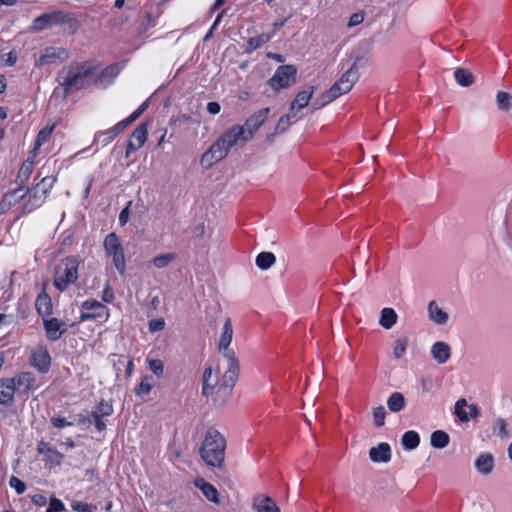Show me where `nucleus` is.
I'll return each instance as SVG.
<instances>
[{"instance_id": "48", "label": "nucleus", "mask_w": 512, "mask_h": 512, "mask_svg": "<svg viewBox=\"0 0 512 512\" xmlns=\"http://www.w3.org/2000/svg\"><path fill=\"white\" fill-rule=\"evenodd\" d=\"M494 431L497 432L498 436L502 439L509 436L506 421L502 418L496 420L494 424Z\"/></svg>"}, {"instance_id": "25", "label": "nucleus", "mask_w": 512, "mask_h": 512, "mask_svg": "<svg viewBox=\"0 0 512 512\" xmlns=\"http://www.w3.org/2000/svg\"><path fill=\"white\" fill-rule=\"evenodd\" d=\"M9 380H14V387H16V391L22 390L23 392H28L35 381L33 375L29 372H23Z\"/></svg>"}, {"instance_id": "47", "label": "nucleus", "mask_w": 512, "mask_h": 512, "mask_svg": "<svg viewBox=\"0 0 512 512\" xmlns=\"http://www.w3.org/2000/svg\"><path fill=\"white\" fill-rule=\"evenodd\" d=\"M46 461L51 465H59L63 459V455L55 449L47 448Z\"/></svg>"}, {"instance_id": "8", "label": "nucleus", "mask_w": 512, "mask_h": 512, "mask_svg": "<svg viewBox=\"0 0 512 512\" xmlns=\"http://www.w3.org/2000/svg\"><path fill=\"white\" fill-rule=\"evenodd\" d=\"M360 60H362V57H356L351 68L347 70L341 76V78L336 83H334V85L330 88L332 93L335 94L337 98L342 94L348 93L353 88L354 84L357 82L359 78L357 65Z\"/></svg>"}, {"instance_id": "27", "label": "nucleus", "mask_w": 512, "mask_h": 512, "mask_svg": "<svg viewBox=\"0 0 512 512\" xmlns=\"http://www.w3.org/2000/svg\"><path fill=\"white\" fill-rule=\"evenodd\" d=\"M23 191H24V186L18 185V187L16 189L8 192L4 196V198H3L4 203L7 204L9 207L16 205L22 199H24L26 194L29 193V192H27V189L25 190V192H23Z\"/></svg>"}, {"instance_id": "33", "label": "nucleus", "mask_w": 512, "mask_h": 512, "mask_svg": "<svg viewBox=\"0 0 512 512\" xmlns=\"http://www.w3.org/2000/svg\"><path fill=\"white\" fill-rule=\"evenodd\" d=\"M454 77L456 82L463 87L471 86L474 82L473 74L464 68H457Z\"/></svg>"}, {"instance_id": "12", "label": "nucleus", "mask_w": 512, "mask_h": 512, "mask_svg": "<svg viewBox=\"0 0 512 512\" xmlns=\"http://www.w3.org/2000/svg\"><path fill=\"white\" fill-rule=\"evenodd\" d=\"M68 59V52L64 48L47 47L41 54L37 65L43 66L45 64L56 63L57 61L63 62Z\"/></svg>"}, {"instance_id": "60", "label": "nucleus", "mask_w": 512, "mask_h": 512, "mask_svg": "<svg viewBox=\"0 0 512 512\" xmlns=\"http://www.w3.org/2000/svg\"><path fill=\"white\" fill-rule=\"evenodd\" d=\"M469 408V413H468V416L472 419H475L477 417H479L480 415V411H479V408L476 404H467V406Z\"/></svg>"}, {"instance_id": "13", "label": "nucleus", "mask_w": 512, "mask_h": 512, "mask_svg": "<svg viewBox=\"0 0 512 512\" xmlns=\"http://www.w3.org/2000/svg\"><path fill=\"white\" fill-rule=\"evenodd\" d=\"M44 328L47 338L52 341L58 340L67 330L65 322L57 318L44 319Z\"/></svg>"}, {"instance_id": "1", "label": "nucleus", "mask_w": 512, "mask_h": 512, "mask_svg": "<svg viewBox=\"0 0 512 512\" xmlns=\"http://www.w3.org/2000/svg\"><path fill=\"white\" fill-rule=\"evenodd\" d=\"M240 373V365L225 364V371L220 375V369L216 372L212 367H206L202 377V395L211 397L217 405H223L232 394Z\"/></svg>"}, {"instance_id": "9", "label": "nucleus", "mask_w": 512, "mask_h": 512, "mask_svg": "<svg viewBox=\"0 0 512 512\" xmlns=\"http://www.w3.org/2000/svg\"><path fill=\"white\" fill-rule=\"evenodd\" d=\"M233 338V327L230 318H226L223 325V332L218 343V350L222 354L226 363L239 365L235 352L229 348Z\"/></svg>"}, {"instance_id": "37", "label": "nucleus", "mask_w": 512, "mask_h": 512, "mask_svg": "<svg viewBox=\"0 0 512 512\" xmlns=\"http://www.w3.org/2000/svg\"><path fill=\"white\" fill-rule=\"evenodd\" d=\"M176 254L175 253H166L161 254L152 259L153 265L158 268L162 269L167 267L169 264H171L173 261L176 260Z\"/></svg>"}, {"instance_id": "2", "label": "nucleus", "mask_w": 512, "mask_h": 512, "mask_svg": "<svg viewBox=\"0 0 512 512\" xmlns=\"http://www.w3.org/2000/svg\"><path fill=\"white\" fill-rule=\"evenodd\" d=\"M58 79L64 88L65 96L71 90L86 88L98 80L95 76V69L85 65H71L68 68H63L58 73Z\"/></svg>"}, {"instance_id": "32", "label": "nucleus", "mask_w": 512, "mask_h": 512, "mask_svg": "<svg viewBox=\"0 0 512 512\" xmlns=\"http://www.w3.org/2000/svg\"><path fill=\"white\" fill-rule=\"evenodd\" d=\"M496 104L500 111L505 113L509 112L512 110V94L505 91H499L496 94Z\"/></svg>"}, {"instance_id": "49", "label": "nucleus", "mask_w": 512, "mask_h": 512, "mask_svg": "<svg viewBox=\"0 0 512 512\" xmlns=\"http://www.w3.org/2000/svg\"><path fill=\"white\" fill-rule=\"evenodd\" d=\"M149 369L157 376H161L164 371L163 362L159 359H148Z\"/></svg>"}, {"instance_id": "42", "label": "nucleus", "mask_w": 512, "mask_h": 512, "mask_svg": "<svg viewBox=\"0 0 512 512\" xmlns=\"http://www.w3.org/2000/svg\"><path fill=\"white\" fill-rule=\"evenodd\" d=\"M153 385H154V383H153L152 377L145 376L141 380L140 384L135 388V393L137 395H143V394L146 395L151 391Z\"/></svg>"}, {"instance_id": "7", "label": "nucleus", "mask_w": 512, "mask_h": 512, "mask_svg": "<svg viewBox=\"0 0 512 512\" xmlns=\"http://www.w3.org/2000/svg\"><path fill=\"white\" fill-rule=\"evenodd\" d=\"M297 68L294 65H281L277 68L273 77H271L267 84L274 90L288 88L296 83Z\"/></svg>"}, {"instance_id": "41", "label": "nucleus", "mask_w": 512, "mask_h": 512, "mask_svg": "<svg viewBox=\"0 0 512 512\" xmlns=\"http://www.w3.org/2000/svg\"><path fill=\"white\" fill-rule=\"evenodd\" d=\"M408 346V338L400 337L394 342L393 356L395 359H400L406 352Z\"/></svg>"}, {"instance_id": "51", "label": "nucleus", "mask_w": 512, "mask_h": 512, "mask_svg": "<svg viewBox=\"0 0 512 512\" xmlns=\"http://www.w3.org/2000/svg\"><path fill=\"white\" fill-rule=\"evenodd\" d=\"M65 509L64 504L59 499L52 497L46 512H62Z\"/></svg>"}, {"instance_id": "23", "label": "nucleus", "mask_w": 512, "mask_h": 512, "mask_svg": "<svg viewBox=\"0 0 512 512\" xmlns=\"http://www.w3.org/2000/svg\"><path fill=\"white\" fill-rule=\"evenodd\" d=\"M82 307L85 310H95L93 313H82L80 316L82 321L86 319L101 317L105 311V306L96 300H87L83 303Z\"/></svg>"}, {"instance_id": "35", "label": "nucleus", "mask_w": 512, "mask_h": 512, "mask_svg": "<svg viewBox=\"0 0 512 512\" xmlns=\"http://www.w3.org/2000/svg\"><path fill=\"white\" fill-rule=\"evenodd\" d=\"M104 247L108 255L118 252V250H122L120 240L115 233H110L106 236L104 240Z\"/></svg>"}, {"instance_id": "43", "label": "nucleus", "mask_w": 512, "mask_h": 512, "mask_svg": "<svg viewBox=\"0 0 512 512\" xmlns=\"http://www.w3.org/2000/svg\"><path fill=\"white\" fill-rule=\"evenodd\" d=\"M110 256L113 257V263L116 269L119 271L120 274L123 275L125 273L126 267L123 249L118 250V252L112 253Z\"/></svg>"}, {"instance_id": "59", "label": "nucleus", "mask_w": 512, "mask_h": 512, "mask_svg": "<svg viewBox=\"0 0 512 512\" xmlns=\"http://www.w3.org/2000/svg\"><path fill=\"white\" fill-rule=\"evenodd\" d=\"M32 502L37 506H44L47 502V499L42 494H35L32 496Z\"/></svg>"}, {"instance_id": "11", "label": "nucleus", "mask_w": 512, "mask_h": 512, "mask_svg": "<svg viewBox=\"0 0 512 512\" xmlns=\"http://www.w3.org/2000/svg\"><path fill=\"white\" fill-rule=\"evenodd\" d=\"M63 22L64 16L61 12L55 11L52 13H46L35 18L29 30L31 32H40L44 29L52 27L53 25L61 24Z\"/></svg>"}, {"instance_id": "61", "label": "nucleus", "mask_w": 512, "mask_h": 512, "mask_svg": "<svg viewBox=\"0 0 512 512\" xmlns=\"http://www.w3.org/2000/svg\"><path fill=\"white\" fill-rule=\"evenodd\" d=\"M220 110H221V107L218 102H209L207 104V111L210 114L216 115L220 112Z\"/></svg>"}, {"instance_id": "18", "label": "nucleus", "mask_w": 512, "mask_h": 512, "mask_svg": "<svg viewBox=\"0 0 512 512\" xmlns=\"http://www.w3.org/2000/svg\"><path fill=\"white\" fill-rule=\"evenodd\" d=\"M147 139V127L145 124L139 125L132 133L128 142L129 150L140 149Z\"/></svg>"}, {"instance_id": "17", "label": "nucleus", "mask_w": 512, "mask_h": 512, "mask_svg": "<svg viewBox=\"0 0 512 512\" xmlns=\"http://www.w3.org/2000/svg\"><path fill=\"white\" fill-rule=\"evenodd\" d=\"M431 354L438 364H444L451 357V348L446 342L437 341L431 347Z\"/></svg>"}, {"instance_id": "16", "label": "nucleus", "mask_w": 512, "mask_h": 512, "mask_svg": "<svg viewBox=\"0 0 512 512\" xmlns=\"http://www.w3.org/2000/svg\"><path fill=\"white\" fill-rule=\"evenodd\" d=\"M369 458L372 462L387 463L391 459V448L387 443H380L369 450Z\"/></svg>"}, {"instance_id": "57", "label": "nucleus", "mask_w": 512, "mask_h": 512, "mask_svg": "<svg viewBox=\"0 0 512 512\" xmlns=\"http://www.w3.org/2000/svg\"><path fill=\"white\" fill-rule=\"evenodd\" d=\"M51 423L56 428H63L65 426L72 425L71 422H67L64 418H58V417H52L51 418Z\"/></svg>"}, {"instance_id": "55", "label": "nucleus", "mask_w": 512, "mask_h": 512, "mask_svg": "<svg viewBox=\"0 0 512 512\" xmlns=\"http://www.w3.org/2000/svg\"><path fill=\"white\" fill-rule=\"evenodd\" d=\"M165 326V322L162 318L153 319L149 322V330L150 332H158L161 331Z\"/></svg>"}, {"instance_id": "40", "label": "nucleus", "mask_w": 512, "mask_h": 512, "mask_svg": "<svg viewBox=\"0 0 512 512\" xmlns=\"http://www.w3.org/2000/svg\"><path fill=\"white\" fill-rule=\"evenodd\" d=\"M112 413V405L104 400H101L100 403L97 405L96 409L92 412V417H105L111 415Z\"/></svg>"}, {"instance_id": "45", "label": "nucleus", "mask_w": 512, "mask_h": 512, "mask_svg": "<svg viewBox=\"0 0 512 512\" xmlns=\"http://www.w3.org/2000/svg\"><path fill=\"white\" fill-rule=\"evenodd\" d=\"M386 410L383 406H378L373 410V420L376 427L380 428L385 424Z\"/></svg>"}, {"instance_id": "5", "label": "nucleus", "mask_w": 512, "mask_h": 512, "mask_svg": "<svg viewBox=\"0 0 512 512\" xmlns=\"http://www.w3.org/2000/svg\"><path fill=\"white\" fill-rule=\"evenodd\" d=\"M78 266L77 258L67 257L56 267L54 284L60 291H64L77 280Z\"/></svg>"}, {"instance_id": "10", "label": "nucleus", "mask_w": 512, "mask_h": 512, "mask_svg": "<svg viewBox=\"0 0 512 512\" xmlns=\"http://www.w3.org/2000/svg\"><path fill=\"white\" fill-rule=\"evenodd\" d=\"M270 112V108H262L259 111L255 112L253 115H251L245 122V124L240 126H234L232 129H238L243 132V135H241L240 140L246 142L250 140L254 133L259 129V127L264 123V121L267 119V116Z\"/></svg>"}, {"instance_id": "24", "label": "nucleus", "mask_w": 512, "mask_h": 512, "mask_svg": "<svg viewBox=\"0 0 512 512\" xmlns=\"http://www.w3.org/2000/svg\"><path fill=\"white\" fill-rule=\"evenodd\" d=\"M428 314L430 320L438 325H444L448 321V314L435 301L429 302Z\"/></svg>"}, {"instance_id": "3", "label": "nucleus", "mask_w": 512, "mask_h": 512, "mask_svg": "<svg viewBox=\"0 0 512 512\" xmlns=\"http://www.w3.org/2000/svg\"><path fill=\"white\" fill-rule=\"evenodd\" d=\"M226 440L214 428L208 429L199 449L202 460L212 467H221L225 458Z\"/></svg>"}, {"instance_id": "34", "label": "nucleus", "mask_w": 512, "mask_h": 512, "mask_svg": "<svg viewBox=\"0 0 512 512\" xmlns=\"http://www.w3.org/2000/svg\"><path fill=\"white\" fill-rule=\"evenodd\" d=\"M401 443L407 450H413L418 447L420 443V437L415 431H408L402 435Z\"/></svg>"}, {"instance_id": "22", "label": "nucleus", "mask_w": 512, "mask_h": 512, "mask_svg": "<svg viewBox=\"0 0 512 512\" xmlns=\"http://www.w3.org/2000/svg\"><path fill=\"white\" fill-rule=\"evenodd\" d=\"M50 356L47 351L39 349L34 351L31 357V364L40 372H46L50 366Z\"/></svg>"}, {"instance_id": "39", "label": "nucleus", "mask_w": 512, "mask_h": 512, "mask_svg": "<svg viewBox=\"0 0 512 512\" xmlns=\"http://www.w3.org/2000/svg\"><path fill=\"white\" fill-rule=\"evenodd\" d=\"M54 125L50 127H45L37 135V139L35 141V146L33 151L31 152L33 154V157H35L36 150H38L49 138L51 133L53 132Z\"/></svg>"}, {"instance_id": "14", "label": "nucleus", "mask_w": 512, "mask_h": 512, "mask_svg": "<svg viewBox=\"0 0 512 512\" xmlns=\"http://www.w3.org/2000/svg\"><path fill=\"white\" fill-rule=\"evenodd\" d=\"M315 90L316 88L314 86H310L307 90L300 91L296 95L295 99L291 102L289 107V111L291 114H293V116H296V112L302 110L309 104Z\"/></svg>"}, {"instance_id": "4", "label": "nucleus", "mask_w": 512, "mask_h": 512, "mask_svg": "<svg viewBox=\"0 0 512 512\" xmlns=\"http://www.w3.org/2000/svg\"><path fill=\"white\" fill-rule=\"evenodd\" d=\"M243 132L238 129H230L222 134L202 155L200 163L205 168L212 167L215 163L224 159L229 150L237 144Z\"/></svg>"}, {"instance_id": "62", "label": "nucleus", "mask_w": 512, "mask_h": 512, "mask_svg": "<svg viewBox=\"0 0 512 512\" xmlns=\"http://www.w3.org/2000/svg\"><path fill=\"white\" fill-rule=\"evenodd\" d=\"M205 233V227L203 224L197 225L193 230V235L195 237H202Z\"/></svg>"}, {"instance_id": "56", "label": "nucleus", "mask_w": 512, "mask_h": 512, "mask_svg": "<svg viewBox=\"0 0 512 512\" xmlns=\"http://www.w3.org/2000/svg\"><path fill=\"white\" fill-rule=\"evenodd\" d=\"M319 100L322 101L324 103V106L329 104L330 102L334 101L335 99H337V97L335 96V94L332 93V91L329 89V90H326L325 92L321 93L319 96H318Z\"/></svg>"}, {"instance_id": "63", "label": "nucleus", "mask_w": 512, "mask_h": 512, "mask_svg": "<svg viewBox=\"0 0 512 512\" xmlns=\"http://www.w3.org/2000/svg\"><path fill=\"white\" fill-rule=\"evenodd\" d=\"M103 417H97V418H93L94 419V423H95V426L97 428V430L99 431H103L106 429V424L104 423V421L102 420Z\"/></svg>"}, {"instance_id": "44", "label": "nucleus", "mask_w": 512, "mask_h": 512, "mask_svg": "<svg viewBox=\"0 0 512 512\" xmlns=\"http://www.w3.org/2000/svg\"><path fill=\"white\" fill-rule=\"evenodd\" d=\"M269 40H270V35L266 34V33H263L256 37L250 38L248 40L250 50H255V49L261 47L263 44L267 43Z\"/></svg>"}, {"instance_id": "36", "label": "nucleus", "mask_w": 512, "mask_h": 512, "mask_svg": "<svg viewBox=\"0 0 512 512\" xmlns=\"http://www.w3.org/2000/svg\"><path fill=\"white\" fill-rule=\"evenodd\" d=\"M276 261V257L272 252H261L256 257V265L261 270L270 268Z\"/></svg>"}, {"instance_id": "46", "label": "nucleus", "mask_w": 512, "mask_h": 512, "mask_svg": "<svg viewBox=\"0 0 512 512\" xmlns=\"http://www.w3.org/2000/svg\"><path fill=\"white\" fill-rule=\"evenodd\" d=\"M294 117L293 114H291V112L289 111V114H286V115H283L279 120H278V123L276 124V127H275V132L276 133H283L285 132L291 122H290V119Z\"/></svg>"}, {"instance_id": "28", "label": "nucleus", "mask_w": 512, "mask_h": 512, "mask_svg": "<svg viewBox=\"0 0 512 512\" xmlns=\"http://www.w3.org/2000/svg\"><path fill=\"white\" fill-rule=\"evenodd\" d=\"M405 405V397L400 392L392 393L387 400V406L389 410L394 413L400 412L402 409H404Z\"/></svg>"}, {"instance_id": "19", "label": "nucleus", "mask_w": 512, "mask_h": 512, "mask_svg": "<svg viewBox=\"0 0 512 512\" xmlns=\"http://www.w3.org/2000/svg\"><path fill=\"white\" fill-rule=\"evenodd\" d=\"M15 392L16 387H14V380L5 379L0 381V404H11Z\"/></svg>"}, {"instance_id": "31", "label": "nucleus", "mask_w": 512, "mask_h": 512, "mask_svg": "<svg viewBox=\"0 0 512 512\" xmlns=\"http://www.w3.org/2000/svg\"><path fill=\"white\" fill-rule=\"evenodd\" d=\"M397 314L392 308H383L380 316V325L385 329H390L397 322Z\"/></svg>"}, {"instance_id": "53", "label": "nucleus", "mask_w": 512, "mask_h": 512, "mask_svg": "<svg viewBox=\"0 0 512 512\" xmlns=\"http://www.w3.org/2000/svg\"><path fill=\"white\" fill-rule=\"evenodd\" d=\"M72 509L77 512H94L96 507L84 502H74L72 504Z\"/></svg>"}, {"instance_id": "6", "label": "nucleus", "mask_w": 512, "mask_h": 512, "mask_svg": "<svg viewBox=\"0 0 512 512\" xmlns=\"http://www.w3.org/2000/svg\"><path fill=\"white\" fill-rule=\"evenodd\" d=\"M56 181L55 177H44L42 180L33 188H27V192H30L28 200L23 205V213H30L36 209L41 202L44 201L49 191L52 189Z\"/></svg>"}, {"instance_id": "54", "label": "nucleus", "mask_w": 512, "mask_h": 512, "mask_svg": "<svg viewBox=\"0 0 512 512\" xmlns=\"http://www.w3.org/2000/svg\"><path fill=\"white\" fill-rule=\"evenodd\" d=\"M365 19V13L363 11L354 13L350 16L348 27H354L361 24Z\"/></svg>"}, {"instance_id": "52", "label": "nucleus", "mask_w": 512, "mask_h": 512, "mask_svg": "<svg viewBox=\"0 0 512 512\" xmlns=\"http://www.w3.org/2000/svg\"><path fill=\"white\" fill-rule=\"evenodd\" d=\"M128 125H129V121H126V120H123V121L117 123L110 131L107 132L109 134V139L110 140L113 139L120 132H122Z\"/></svg>"}, {"instance_id": "30", "label": "nucleus", "mask_w": 512, "mask_h": 512, "mask_svg": "<svg viewBox=\"0 0 512 512\" xmlns=\"http://www.w3.org/2000/svg\"><path fill=\"white\" fill-rule=\"evenodd\" d=\"M449 435L443 430H436L430 436V444L437 449H443L449 444Z\"/></svg>"}, {"instance_id": "58", "label": "nucleus", "mask_w": 512, "mask_h": 512, "mask_svg": "<svg viewBox=\"0 0 512 512\" xmlns=\"http://www.w3.org/2000/svg\"><path fill=\"white\" fill-rule=\"evenodd\" d=\"M130 205H131V202H129L128 205L120 212L119 222L122 226L125 225L129 219V206Z\"/></svg>"}, {"instance_id": "15", "label": "nucleus", "mask_w": 512, "mask_h": 512, "mask_svg": "<svg viewBox=\"0 0 512 512\" xmlns=\"http://www.w3.org/2000/svg\"><path fill=\"white\" fill-rule=\"evenodd\" d=\"M253 509L256 512H280L276 502L270 496L263 494L254 497Z\"/></svg>"}, {"instance_id": "50", "label": "nucleus", "mask_w": 512, "mask_h": 512, "mask_svg": "<svg viewBox=\"0 0 512 512\" xmlns=\"http://www.w3.org/2000/svg\"><path fill=\"white\" fill-rule=\"evenodd\" d=\"M9 485L15 489L17 494H22L25 492L26 485L19 478L12 476L9 480Z\"/></svg>"}, {"instance_id": "38", "label": "nucleus", "mask_w": 512, "mask_h": 512, "mask_svg": "<svg viewBox=\"0 0 512 512\" xmlns=\"http://www.w3.org/2000/svg\"><path fill=\"white\" fill-rule=\"evenodd\" d=\"M466 406H467V400L464 398L458 399L455 403L454 413L458 417V419L463 423H466L470 420L468 413L464 409Z\"/></svg>"}, {"instance_id": "21", "label": "nucleus", "mask_w": 512, "mask_h": 512, "mask_svg": "<svg viewBox=\"0 0 512 512\" xmlns=\"http://www.w3.org/2000/svg\"><path fill=\"white\" fill-rule=\"evenodd\" d=\"M477 471L483 475H489L494 468V457L491 453H483L475 461Z\"/></svg>"}, {"instance_id": "29", "label": "nucleus", "mask_w": 512, "mask_h": 512, "mask_svg": "<svg viewBox=\"0 0 512 512\" xmlns=\"http://www.w3.org/2000/svg\"><path fill=\"white\" fill-rule=\"evenodd\" d=\"M34 169V161L33 159L28 158L24 163L22 164L17 178L16 183L18 185L24 186V183L29 179Z\"/></svg>"}, {"instance_id": "64", "label": "nucleus", "mask_w": 512, "mask_h": 512, "mask_svg": "<svg viewBox=\"0 0 512 512\" xmlns=\"http://www.w3.org/2000/svg\"><path fill=\"white\" fill-rule=\"evenodd\" d=\"M16 60H17L16 53L10 52L7 54L6 65L12 66L16 63Z\"/></svg>"}, {"instance_id": "20", "label": "nucleus", "mask_w": 512, "mask_h": 512, "mask_svg": "<svg viewBox=\"0 0 512 512\" xmlns=\"http://www.w3.org/2000/svg\"><path fill=\"white\" fill-rule=\"evenodd\" d=\"M194 484H195V486L197 488H199L202 491L204 496L209 501H211V502H213L215 504H219L220 503L219 493H218L217 489L212 484L206 482L202 478L196 479Z\"/></svg>"}, {"instance_id": "26", "label": "nucleus", "mask_w": 512, "mask_h": 512, "mask_svg": "<svg viewBox=\"0 0 512 512\" xmlns=\"http://www.w3.org/2000/svg\"><path fill=\"white\" fill-rule=\"evenodd\" d=\"M35 305L40 316L46 317L51 314L52 301L46 292L43 291L38 295Z\"/></svg>"}]
</instances>
